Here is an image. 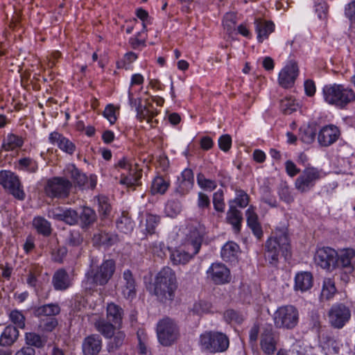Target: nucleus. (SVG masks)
<instances>
[{
  "instance_id": "obj_1",
  "label": "nucleus",
  "mask_w": 355,
  "mask_h": 355,
  "mask_svg": "<svg viewBox=\"0 0 355 355\" xmlns=\"http://www.w3.org/2000/svg\"><path fill=\"white\" fill-rule=\"evenodd\" d=\"M291 244L286 228L276 229L266 241L263 256L270 266L276 267L280 257L286 260L291 257Z\"/></svg>"
},
{
  "instance_id": "obj_2",
  "label": "nucleus",
  "mask_w": 355,
  "mask_h": 355,
  "mask_svg": "<svg viewBox=\"0 0 355 355\" xmlns=\"http://www.w3.org/2000/svg\"><path fill=\"white\" fill-rule=\"evenodd\" d=\"M324 101L339 109L345 108L355 101V92L342 84H328L322 88Z\"/></svg>"
},
{
  "instance_id": "obj_3",
  "label": "nucleus",
  "mask_w": 355,
  "mask_h": 355,
  "mask_svg": "<svg viewBox=\"0 0 355 355\" xmlns=\"http://www.w3.org/2000/svg\"><path fill=\"white\" fill-rule=\"evenodd\" d=\"M116 263L113 259H106L96 268H90L86 273L87 282L93 286H105L114 274Z\"/></svg>"
},
{
  "instance_id": "obj_4",
  "label": "nucleus",
  "mask_w": 355,
  "mask_h": 355,
  "mask_svg": "<svg viewBox=\"0 0 355 355\" xmlns=\"http://www.w3.org/2000/svg\"><path fill=\"white\" fill-rule=\"evenodd\" d=\"M200 345L203 351L209 353L225 352L229 347V338L220 332H205L200 336Z\"/></svg>"
},
{
  "instance_id": "obj_5",
  "label": "nucleus",
  "mask_w": 355,
  "mask_h": 355,
  "mask_svg": "<svg viewBox=\"0 0 355 355\" xmlns=\"http://www.w3.org/2000/svg\"><path fill=\"white\" fill-rule=\"evenodd\" d=\"M273 321L277 329H293L299 322L298 310L293 305L282 306L275 311Z\"/></svg>"
},
{
  "instance_id": "obj_6",
  "label": "nucleus",
  "mask_w": 355,
  "mask_h": 355,
  "mask_svg": "<svg viewBox=\"0 0 355 355\" xmlns=\"http://www.w3.org/2000/svg\"><path fill=\"white\" fill-rule=\"evenodd\" d=\"M157 334L159 342L163 346H170L178 339L179 328L173 320L166 317L158 322Z\"/></svg>"
},
{
  "instance_id": "obj_7",
  "label": "nucleus",
  "mask_w": 355,
  "mask_h": 355,
  "mask_svg": "<svg viewBox=\"0 0 355 355\" xmlns=\"http://www.w3.org/2000/svg\"><path fill=\"white\" fill-rule=\"evenodd\" d=\"M73 183L64 177H53L48 180L44 191L51 198H67L72 188Z\"/></svg>"
},
{
  "instance_id": "obj_8",
  "label": "nucleus",
  "mask_w": 355,
  "mask_h": 355,
  "mask_svg": "<svg viewBox=\"0 0 355 355\" xmlns=\"http://www.w3.org/2000/svg\"><path fill=\"white\" fill-rule=\"evenodd\" d=\"M322 177L321 170L313 166L306 167L295 181V189L300 193L309 192Z\"/></svg>"
},
{
  "instance_id": "obj_9",
  "label": "nucleus",
  "mask_w": 355,
  "mask_h": 355,
  "mask_svg": "<svg viewBox=\"0 0 355 355\" xmlns=\"http://www.w3.org/2000/svg\"><path fill=\"white\" fill-rule=\"evenodd\" d=\"M193 186V172L191 168H187L178 177L171 196L176 198H184L190 193Z\"/></svg>"
},
{
  "instance_id": "obj_10",
  "label": "nucleus",
  "mask_w": 355,
  "mask_h": 355,
  "mask_svg": "<svg viewBox=\"0 0 355 355\" xmlns=\"http://www.w3.org/2000/svg\"><path fill=\"white\" fill-rule=\"evenodd\" d=\"M0 185L15 198L22 199V190L20 189L21 182L19 178L14 173L10 171H1Z\"/></svg>"
},
{
  "instance_id": "obj_11",
  "label": "nucleus",
  "mask_w": 355,
  "mask_h": 355,
  "mask_svg": "<svg viewBox=\"0 0 355 355\" xmlns=\"http://www.w3.org/2000/svg\"><path fill=\"white\" fill-rule=\"evenodd\" d=\"M337 252L329 247L318 248L314 255L315 263L328 271L336 269Z\"/></svg>"
},
{
  "instance_id": "obj_12",
  "label": "nucleus",
  "mask_w": 355,
  "mask_h": 355,
  "mask_svg": "<svg viewBox=\"0 0 355 355\" xmlns=\"http://www.w3.org/2000/svg\"><path fill=\"white\" fill-rule=\"evenodd\" d=\"M299 72L297 63L294 60L288 61L279 73V85L284 89L293 87L299 76Z\"/></svg>"
},
{
  "instance_id": "obj_13",
  "label": "nucleus",
  "mask_w": 355,
  "mask_h": 355,
  "mask_svg": "<svg viewBox=\"0 0 355 355\" xmlns=\"http://www.w3.org/2000/svg\"><path fill=\"white\" fill-rule=\"evenodd\" d=\"M205 234V227L203 225L196 223L189 227L187 234L186 247L189 250H193V254L199 252L202 242Z\"/></svg>"
},
{
  "instance_id": "obj_14",
  "label": "nucleus",
  "mask_w": 355,
  "mask_h": 355,
  "mask_svg": "<svg viewBox=\"0 0 355 355\" xmlns=\"http://www.w3.org/2000/svg\"><path fill=\"white\" fill-rule=\"evenodd\" d=\"M329 322L332 327L341 329L350 319L349 309L343 304L333 305L328 313Z\"/></svg>"
},
{
  "instance_id": "obj_15",
  "label": "nucleus",
  "mask_w": 355,
  "mask_h": 355,
  "mask_svg": "<svg viewBox=\"0 0 355 355\" xmlns=\"http://www.w3.org/2000/svg\"><path fill=\"white\" fill-rule=\"evenodd\" d=\"M336 268L345 274H352L355 269V250L347 248L337 252Z\"/></svg>"
},
{
  "instance_id": "obj_16",
  "label": "nucleus",
  "mask_w": 355,
  "mask_h": 355,
  "mask_svg": "<svg viewBox=\"0 0 355 355\" xmlns=\"http://www.w3.org/2000/svg\"><path fill=\"white\" fill-rule=\"evenodd\" d=\"M207 274L215 284H225L231 281L230 270L222 263H213L207 270Z\"/></svg>"
},
{
  "instance_id": "obj_17",
  "label": "nucleus",
  "mask_w": 355,
  "mask_h": 355,
  "mask_svg": "<svg viewBox=\"0 0 355 355\" xmlns=\"http://www.w3.org/2000/svg\"><path fill=\"white\" fill-rule=\"evenodd\" d=\"M277 338L272 324H267L262 327L260 346L262 351L268 355L276 351Z\"/></svg>"
},
{
  "instance_id": "obj_18",
  "label": "nucleus",
  "mask_w": 355,
  "mask_h": 355,
  "mask_svg": "<svg viewBox=\"0 0 355 355\" xmlns=\"http://www.w3.org/2000/svg\"><path fill=\"white\" fill-rule=\"evenodd\" d=\"M121 291L123 296L129 300H132L137 295V282L135 277L129 269L123 272L121 280Z\"/></svg>"
},
{
  "instance_id": "obj_19",
  "label": "nucleus",
  "mask_w": 355,
  "mask_h": 355,
  "mask_svg": "<svg viewBox=\"0 0 355 355\" xmlns=\"http://www.w3.org/2000/svg\"><path fill=\"white\" fill-rule=\"evenodd\" d=\"M178 285H161L154 286L153 294L157 300L164 304L170 305L175 298Z\"/></svg>"
},
{
  "instance_id": "obj_20",
  "label": "nucleus",
  "mask_w": 355,
  "mask_h": 355,
  "mask_svg": "<svg viewBox=\"0 0 355 355\" xmlns=\"http://www.w3.org/2000/svg\"><path fill=\"white\" fill-rule=\"evenodd\" d=\"M340 136L339 129L334 125H327L322 128L318 136V141L322 146H329L335 143Z\"/></svg>"
},
{
  "instance_id": "obj_21",
  "label": "nucleus",
  "mask_w": 355,
  "mask_h": 355,
  "mask_svg": "<svg viewBox=\"0 0 355 355\" xmlns=\"http://www.w3.org/2000/svg\"><path fill=\"white\" fill-rule=\"evenodd\" d=\"M49 213L52 214L53 218L62 220L69 225L78 223V213L71 208L57 207Z\"/></svg>"
},
{
  "instance_id": "obj_22",
  "label": "nucleus",
  "mask_w": 355,
  "mask_h": 355,
  "mask_svg": "<svg viewBox=\"0 0 355 355\" xmlns=\"http://www.w3.org/2000/svg\"><path fill=\"white\" fill-rule=\"evenodd\" d=\"M52 284L56 291H66L72 285V279L64 268L57 270L52 277Z\"/></svg>"
},
{
  "instance_id": "obj_23",
  "label": "nucleus",
  "mask_w": 355,
  "mask_h": 355,
  "mask_svg": "<svg viewBox=\"0 0 355 355\" xmlns=\"http://www.w3.org/2000/svg\"><path fill=\"white\" fill-rule=\"evenodd\" d=\"M254 24L259 43H262L268 39L269 35L275 31V24L271 21L257 18L255 19Z\"/></svg>"
},
{
  "instance_id": "obj_24",
  "label": "nucleus",
  "mask_w": 355,
  "mask_h": 355,
  "mask_svg": "<svg viewBox=\"0 0 355 355\" xmlns=\"http://www.w3.org/2000/svg\"><path fill=\"white\" fill-rule=\"evenodd\" d=\"M178 285V281L175 271L170 267L162 268L155 277L154 286L161 285Z\"/></svg>"
},
{
  "instance_id": "obj_25",
  "label": "nucleus",
  "mask_w": 355,
  "mask_h": 355,
  "mask_svg": "<svg viewBox=\"0 0 355 355\" xmlns=\"http://www.w3.org/2000/svg\"><path fill=\"white\" fill-rule=\"evenodd\" d=\"M102 348V340L98 335L92 334L87 336L82 344L84 355H96Z\"/></svg>"
},
{
  "instance_id": "obj_26",
  "label": "nucleus",
  "mask_w": 355,
  "mask_h": 355,
  "mask_svg": "<svg viewBox=\"0 0 355 355\" xmlns=\"http://www.w3.org/2000/svg\"><path fill=\"white\" fill-rule=\"evenodd\" d=\"M119 241V236L114 232H107L100 231L94 234L92 238V242L94 245L110 248Z\"/></svg>"
},
{
  "instance_id": "obj_27",
  "label": "nucleus",
  "mask_w": 355,
  "mask_h": 355,
  "mask_svg": "<svg viewBox=\"0 0 355 355\" xmlns=\"http://www.w3.org/2000/svg\"><path fill=\"white\" fill-rule=\"evenodd\" d=\"M49 140L52 144H57L61 150L69 155H72L76 150L75 144L58 132H51L49 135Z\"/></svg>"
},
{
  "instance_id": "obj_28",
  "label": "nucleus",
  "mask_w": 355,
  "mask_h": 355,
  "mask_svg": "<svg viewBox=\"0 0 355 355\" xmlns=\"http://www.w3.org/2000/svg\"><path fill=\"white\" fill-rule=\"evenodd\" d=\"M247 225L252 230L253 234L258 239H261L263 232L261 223L259 221V217L254 211V208L250 206L245 211Z\"/></svg>"
},
{
  "instance_id": "obj_29",
  "label": "nucleus",
  "mask_w": 355,
  "mask_h": 355,
  "mask_svg": "<svg viewBox=\"0 0 355 355\" xmlns=\"http://www.w3.org/2000/svg\"><path fill=\"white\" fill-rule=\"evenodd\" d=\"M313 284V277L311 272L303 271L297 272L295 277L294 290L305 292L311 289Z\"/></svg>"
},
{
  "instance_id": "obj_30",
  "label": "nucleus",
  "mask_w": 355,
  "mask_h": 355,
  "mask_svg": "<svg viewBox=\"0 0 355 355\" xmlns=\"http://www.w3.org/2000/svg\"><path fill=\"white\" fill-rule=\"evenodd\" d=\"M78 225L83 230L92 227L97 220L96 211L89 207H84L80 213H78Z\"/></svg>"
},
{
  "instance_id": "obj_31",
  "label": "nucleus",
  "mask_w": 355,
  "mask_h": 355,
  "mask_svg": "<svg viewBox=\"0 0 355 355\" xmlns=\"http://www.w3.org/2000/svg\"><path fill=\"white\" fill-rule=\"evenodd\" d=\"M242 212L232 205H230V208L227 212V223L232 226L235 233H239L241 230V223L243 221Z\"/></svg>"
},
{
  "instance_id": "obj_32",
  "label": "nucleus",
  "mask_w": 355,
  "mask_h": 355,
  "mask_svg": "<svg viewBox=\"0 0 355 355\" xmlns=\"http://www.w3.org/2000/svg\"><path fill=\"white\" fill-rule=\"evenodd\" d=\"M171 185L170 178L167 175H157L152 181L150 191L153 195L166 193Z\"/></svg>"
},
{
  "instance_id": "obj_33",
  "label": "nucleus",
  "mask_w": 355,
  "mask_h": 355,
  "mask_svg": "<svg viewBox=\"0 0 355 355\" xmlns=\"http://www.w3.org/2000/svg\"><path fill=\"white\" fill-rule=\"evenodd\" d=\"M137 119L140 121L146 120L148 123L153 122V119L157 115V111L153 107L151 103L143 106L141 100H139L137 106Z\"/></svg>"
},
{
  "instance_id": "obj_34",
  "label": "nucleus",
  "mask_w": 355,
  "mask_h": 355,
  "mask_svg": "<svg viewBox=\"0 0 355 355\" xmlns=\"http://www.w3.org/2000/svg\"><path fill=\"white\" fill-rule=\"evenodd\" d=\"M60 313V307L57 303H50L42 306H35L33 313L35 317L47 316L54 317Z\"/></svg>"
},
{
  "instance_id": "obj_35",
  "label": "nucleus",
  "mask_w": 355,
  "mask_h": 355,
  "mask_svg": "<svg viewBox=\"0 0 355 355\" xmlns=\"http://www.w3.org/2000/svg\"><path fill=\"white\" fill-rule=\"evenodd\" d=\"M239 250L240 248L237 243L233 241H228L221 249V258L226 262H234L238 258Z\"/></svg>"
},
{
  "instance_id": "obj_36",
  "label": "nucleus",
  "mask_w": 355,
  "mask_h": 355,
  "mask_svg": "<svg viewBox=\"0 0 355 355\" xmlns=\"http://www.w3.org/2000/svg\"><path fill=\"white\" fill-rule=\"evenodd\" d=\"M194 255L193 250H189L187 249V251H185L184 250L178 248L173 250H171L170 259L174 265H184L187 263Z\"/></svg>"
},
{
  "instance_id": "obj_37",
  "label": "nucleus",
  "mask_w": 355,
  "mask_h": 355,
  "mask_svg": "<svg viewBox=\"0 0 355 355\" xmlns=\"http://www.w3.org/2000/svg\"><path fill=\"white\" fill-rule=\"evenodd\" d=\"M116 225L121 232L128 234L133 231L135 223L129 213L124 211L116 220Z\"/></svg>"
},
{
  "instance_id": "obj_38",
  "label": "nucleus",
  "mask_w": 355,
  "mask_h": 355,
  "mask_svg": "<svg viewBox=\"0 0 355 355\" xmlns=\"http://www.w3.org/2000/svg\"><path fill=\"white\" fill-rule=\"evenodd\" d=\"M19 331L17 327L12 325L7 326L2 332L0 337V345L10 346L19 337Z\"/></svg>"
},
{
  "instance_id": "obj_39",
  "label": "nucleus",
  "mask_w": 355,
  "mask_h": 355,
  "mask_svg": "<svg viewBox=\"0 0 355 355\" xmlns=\"http://www.w3.org/2000/svg\"><path fill=\"white\" fill-rule=\"evenodd\" d=\"M123 315V310L120 306L114 303L107 304V318L110 322H112L117 327H120L122 323Z\"/></svg>"
},
{
  "instance_id": "obj_40",
  "label": "nucleus",
  "mask_w": 355,
  "mask_h": 355,
  "mask_svg": "<svg viewBox=\"0 0 355 355\" xmlns=\"http://www.w3.org/2000/svg\"><path fill=\"white\" fill-rule=\"evenodd\" d=\"M141 172L136 168H130L129 175L121 178L120 183L128 187H134L141 185Z\"/></svg>"
},
{
  "instance_id": "obj_41",
  "label": "nucleus",
  "mask_w": 355,
  "mask_h": 355,
  "mask_svg": "<svg viewBox=\"0 0 355 355\" xmlns=\"http://www.w3.org/2000/svg\"><path fill=\"white\" fill-rule=\"evenodd\" d=\"M316 134L315 126L309 125L300 128L299 138L303 143L310 144L315 141Z\"/></svg>"
},
{
  "instance_id": "obj_42",
  "label": "nucleus",
  "mask_w": 355,
  "mask_h": 355,
  "mask_svg": "<svg viewBox=\"0 0 355 355\" xmlns=\"http://www.w3.org/2000/svg\"><path fill=\"white\" fill-rule=\"evenodd\" d=\"M182 209V205L178 198L168 200L164 207V213L171 218H175L180 214Z\"/></svg>"
},
{
  "instance_id": "obj_43",
  "label": "nucleus",
  "mask_w": 355,
  "mask_h": 355,
  "mask_svg": "<svg viewBox=\"0 0 355 355\" xmlns=\"http://www.w3.org/2000/svg\"><path fill=\"white\" fill-rule=\"evenodd\" d=\"M115 327L112 322L105 321V320H99L95 322L96 330L100 332L105 338H112L114 334Z\"/></svg>"
},
{
  "instance_id": "obj_44",
  "label": "nucleus",
  "mask_w": 355,
  "mask_h": 355,
  "mask_svg": "<svg viewBox=\"0 0 355 355\" xmlns=\"http://www.w3.org/2000/svg\"><path fill=\"white\" fill-rule=\"evenodd\" d=\"M33 225L39 234L48 236L51 233V223L43 217H35L33 219Z\"/></svg>"
},
{
  "instance_id": "obj_45",
  "label": "nucleus",
  "mask_w": 355,
  "mask_h": 355,
  "mask_svg": "<svg viewBox=\"0 0 355 355\" xmlns=\"http://www.w3.org/2000/svg\"><path fill=\"white\" fill-rule=\"evenodd\" d=\"M22 146V138L14 134H9L3 140V148L6 150H12Z\"/></svg>"
},
{
  "instance_id": "obj_46",
  "label": "nucleus",
  "mask_w": 355,
  "mask_h": 355,
  "mask_svg": "<svg viewBox=\"0 0 355 355\" xmlns=\"http://www.w3.org/2000/svg\"><path fill=\"white\" fill-rule=\"evenodd\" d=\"M336 292V288L334 281L331 278H325L323 281L322 289L321 291L322 298L329 300L334 296Z\"/></svg>"
},
{
  "instance_id": "obj_47",
  "label": "nucleus",
  "mask_w": 355,
  "mask_h": 355,
  "mask_svg": "<svg viewBox=\"0 0 355 355\" xmlns=\"http://www.w3.org/2000/svg\"><path fill=\"white\" fill-rule=\"evenodd\" d=\"M197 183L202 189L207 191H212L217 187L216 180L206 178L202 173L197 175Z\"/></svg>"
},
{
  "instance_id": "obj_48",
  "label": "nucleus",
  "mask_w": 355,
  "mask_h": 355,
  "mask_svg": "<svg viewBox=\"0 0 355 355\" xmlns=\"http://www.w3.org/2000/svg\"><path fill=\"white\" fill-rule=\"evenodd\" d=\"M211 304L204 300H199L196 302L192 308L190 309V312L193 315H202V314L207 313L211 311Z\"/></svg>"
},
{
  "instance_id": "obj_49",
  "label": "nucleus",
  "mask_w": 355,
  "mask_h": 355,
  "mask_svg": "<svg viewBox=\"0 0 355 355\" xmlns=\"http://www.w3.org/2000/svg\"><path fill=\"white\" fill-rule=\"evenodd\" d=\"M25 340L27 345L37 348L43 347L46 342V339L35 333H26Z\"/></svg>"
},
{
  "instance_id": "obj_50",
  "label": "nucleus",
  "mask_w": 355,
  "mask_h": 355,
  "mask_svg": "<svg viewBox=\"0 0 355 355\" xmlns=\"http://www.w3.org/2000/svg\"><path fill=\"white\" fill-rule=\"evenodd\" d=\"M58 324V321L55 317L41 319L39 322L38 329L43 332H51Z\"/></svg>"
},
{
  "instance_id": "obj_51",
  "label": "nucleus",
  "mask_w": 355,
  "mask_h": 355,
  "mask_svg": "<svg viewBox=\"0 0 355 355\" xmlns=\"http://www.w3.org/2000/svg\"><path fill=\"white\" fill-rule=\"evenodd\" d=\"M160 216L155 214H147L146 216V231L149 234H153L155 229L160 223Z\"/></svg>"
},
{
  "instance_id": "obj_52",
  "label": "nucleus",
  "mask_w": 355,
  "mask_h": 355,
  "mask_svg": "<svg viewBox=\"0 0 355 355\" xmlns=\"http://www.w3.org/2000/svg\"><path fill=\"white\" fill-rule=\"evenodd\" d=\"M235 193L236 197L233 200L230 201V205H231L232 202H234L241 208L246 207L248 205L250 201V197L248 194L244 190L238 189L235 190Z\"/></svg>"
},
{
  "instance_id": "obj_53",
  "label": "nucleus",
  "mask_w": 355,
  "mask_h": 355,
  "mask_svg": "<svg viewBox=\"0 0 355 355\" xmlns=\"http://www.w3.org/2000/svg\"><path fill=\"white\" fill-rule=\"evenodd\" d=\"M213 205L217 212L223 213L225 211V203L224 201V192L222 189H218L213 194Z\"/></svg>"
},
{
  "instance_id": "obj_54",
  "label": "nucleus",
  "mask_w": 355,
  "mask_h": 355,
  "mask_svg": "<svg viewBox=\"0 0 355 355\" xmlns=\"http://www.w3.org/2000/svg\"><path fill=\"white\" fill-rule=\"evenodd\" d=\"M83 241V238L78 230L70 231L66 238L67 245L72 247L79 246Z\"/></svg>"
},
{
  "instance_id": "obj_55",
  "label": "nucleus",
  "mask_w": 355,
  "mask_h": 355,
  "mask_svg": "<svg viewBox=\"0 0 355 355\" xmlns=\"http://www.w3.org/2000/svg\"><path fill=\"white\" fill-rule=\"evenodd\" d=\"M236 16L234 13H227L223 20V24L229 34H231L236 30Z\"/></svg>"
},
{
  "instance_id": "obj_56",
  "label": "nucleus",
  "mask_w": 355,
  "mask_h": 355,
  "mask_svg": "<svg viewBox=\"0 0 355 355\" xmlns=\"http://www.w3.org/2000/svg\"><path fill=\"white\" fill-rule=\"evenodd\" d=\"M152 252L159 258H164L166 256V252L170 253L171 248L166 246L163 242H155L151 246Z\"/></svg>"
},
{
  "instance_id": "obj_57",
  "label": "nucleus",
  "mask_w": 355,
  "mask_h": 355,
  "mask_svg": "<svg viewBox=\"0 0 355 355\" xmlns=\"http://www.w3.org/2000/svg\"><path fill=\"white\" fill-rule=\"evenodd\" d=\"M278 195L282 200L288 204L293 201V198L291 194L289 187L286 183H282L279 186Z\"/></svg>"
},
{
  "instance_id": "obj_58",
  "label": "nucleus",
  "mask_w": 355,
  "mask_h": 355,
  "mask_svg": "<svg viewBox=\"0 0 355 355\" xmlns=\"http://www.w3.org/2000/svg\"><path fill=\"white\" fill-rule=\"evenodd\" d=\"M224 318L227 322H234L241 324L243 321V315L237 311L228 309L224 313Z\"/></svg>"
},
{
  "instance_id": "obj_59",
  "label": "nucleus",
  "mask_w": 355,
  "mask_h": 355,
  "mask_svg": "<svg viewBox=\"0 0 355 355\" xmlns=\"http://www.w3.org/2000/svg\"><path fill=\"white\" fill-rule=\"evenodd\" d=\"M137 58V54L134 52L130 51L126 53L122 60L117 62L118 68H124L128 69L129 65L135 61Z\"/></svg>"
},
{
  "instance_id": "obj_60",
  "label": "nucleus",
  "mask_w": 355,
  "mask_h": 355,
  "mask_svg": "<svg viewBox=\"0 0 355 355\" xmlns=\"http://www.w3.org/2000/svg\"><path fill=\"white\" fill-rule=\"evenodd\" d=\"M197 206L198 209L201 211L210 209L211 201L209 197L203 192H198Z\"/></svg>"
},
{
  "instance_id": "obj_61",
  "label": "nucleus",
  "mask_w": 355,
  "mask_h": 355,
  "mask_svg": "<svg viewBox=\"0 0 355 355\" xmlns=\"http://www.w3.org/2000/svg\"><path fill=\"white\" fill-rule=\"evenodd\" d=\"M112 336L114 337L109 343V347L112 349V350H114L119 348L123 345L125 335L124 333L119 331L116 334H114Z\"/></svg>"
},
{
  "instance_id": "obj_62",
  "label": "nucleus",
  "mask_w": 355,
  "mask_h": 355,
  "mask_svg": "<svg viewBox=\"0 0 355 355\" xmlns=\"http://www.w3.org/2000/svg\"><path fill=\"white\" fill-rule=\"evenodd\" d=\"M98 212L103 217L107 216L111 211V206L107 202V200L105 197L99 198L98 200Z\"/></svg>"
},
{
  "instance_id": "obj_63",
  "label": "nucleus",
  "mask_w": 355,
  "mask_h": 355,
  "mask_svg": "<svg viewBox=\"0 0 355 355\" xmlns=\"http://www.w3.org/2000/svg\"><path fill=\"white\" fill-rule=\"evenodd\" d=\"M281 108L284 114H291L297 110V105L291 99H284L281 101Z\"/></svg>"
},
{
  "instance_id": "obj_64",
  "label": "nucleus",
  "mask_w": 355,
  "mask_h": 355,
  "mask_svg": "<svg viewBox=\"0 0 355 355\" xmlns=\"http://www.w3.org/2000/svg\"><path fill=\"white\" fill-rule=\"evenodd\" d=\"M232 146V137L230 135H221L218 139V147L224 151L227 152Z\"/></svg>"
}]
</instances>
